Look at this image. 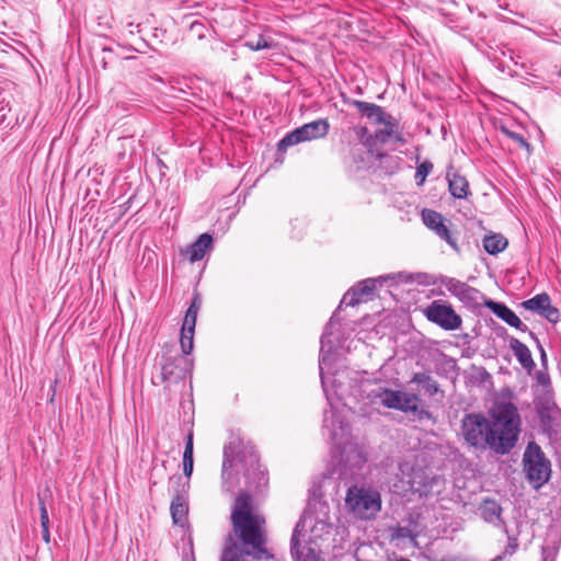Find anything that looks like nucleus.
<instances>
[{
  "mask_svg": "<svg viewBox=\"0 0 561 561\" xmlns=\"http://www.w3.org/2000/svg\"><path fill=\"white\" fill-rule=\"evenodd\" d=\"M511 387L493 392V454L508 455L519 442L523 421Z\"/></svg>",
  "mask_w": 561,
  "mask_h": 561,
  "instance_id": "f257e3e1",
  "label": "nucleus"
},
{
  "mask_svg": "<svg viewBox=\"0 0 561 561\" xmlns=\"http://www.w3.org/2000/svg\"><path fill=\"white\" fill-rule=\"evenodd\" d=\"M231 524L234 534L243 545L251 547L256 553L265 554L266 520L254 505L253 496L241 491L236 496Z\"/></svg>",
  "mask_w": 561,
  "mask_h": 561,
  "instance_id": "f03ea898",
  "label": "nucleus"
},
{
  "mask_svg": "<svg viewBox=\"0 0 561 561\" xmlns=\"http://www.w3.org/2000/svg\"><path fill=\"white\" fill-rule=\"evenodd\" d=\"M522 462L526 480L535 490L548 483L552 473L551 461L535 440L527 444Z\"/></svg>",
  "mask_w": 561,
  "mask_h": 561,
  "instance_id": "7ed1b4c3",
  "label": "nucleus"
},
{
  "mask_svg": "<svg viewBox=\"0 0 561 561\" xmlns=\"http://www.w3.org/2000/svg\"><path fill=\"white\" fill-rule=\"evenodd\" d=\"M381 495L373 489L353 485L347 489L345 506L356 518L373 519L381 510Z\"/></svg>",
  "mask_w": 561,
  "mask_h": 561,
  "instance_id": "20e7f679",
  "label": "nucleus"
},
{
  "mask_svg": "<svg viewBox=\"0 0 561 561\" xmlns=\"http://www.w3.org/2000/svg\"><path fill=\"white\" fill-rule=\"evenodd\" d=\"M380 402L388 409L398 410L404 413H413L417 420H431L432 413L421 407L422 399L417 393L385 388L379 393Z\"/></svg>",
  "mask_w": 561,
  "mask_h": 561,
  "instance_id": "39448f33",
  "label": "nucleus"
},
{
  "mask_svg": "<svg viewBox=\"0 0 561 561\" xmlns=\"http://www.w3.org/2000/svg\"><path fill=\"white\" fill-rule=\"evenodd\" d=\"M465 439L473 447L486 449L491 445V422L480 413L467 414L461 422Z\"/></svg>",
  "mask_w": 561,
  "mask_h": 561,
  "instance_id": "423d86ee",
  "label": "nucleus"
},
{
  "mask_svg": "<svg viewBox=\"0 0 561 561\" xmlns=\"http://www.w3.org/2000/svg\"><path fill=\"white\" fill-rule=\"evenodd\" d=\"M170 484L173 490V497L170 504V513L174 525L184 527L187 523L190 481H183L181 476H172Z\"/></svg>",
  "mask_w": 561,
  "mask_h": 561,
  "instance_id": "0eeeda50",
  "label": "nucleus"
},
{
  "mask_svg": "<svg viewBox=\"0 0 561 561\" xmlns=\"http://www.w3.org/2000/svg\"><path fill=\"white\" fill-rule=\"evenodd\" d=\"M330 124L328 119L321 118L305 124L286 135L278 144V149H286L290 146L322 138L328 135Z\"/></svg>",
  "mask_w": 561,
  "mask_h": 561,
  "instance_id": "6e6552de",
  "label": "nucleus"
},
{
  "mask_svg": "<svg viewBox=\"0 0 561 561\" xmlns=\"http://www.w3.org/2000/svg\"><path fill=\"white\" fill-rule=\"evenodd\" d=\"M193 362L182 354H164L161 365V377L163 381L178 382L191 373Z\"/></svg>",
  "mask_w": 561,
  "mask_h": 561,
  "instance_id": "1a4fd4ad",
  "label": "nucleus"
},
{
  "mask_svg": "<svg viewBox=\"0 0 561 561\" xmlns=\"http://www.w3.org/2000/svg\"><path fill=\"white\" fill-rule=\"evenodd\" d=\"M423 313L428 321L445 330H456L461 325V319L455 310L437 300L427 306Z\"/></svg>",
  "mask_w": 561,
  "mask_h": 561,
  "instance_id": "9d476101",
  "label": "nucleus"
},
{
  "mask_svg": "<svg viewBox=\"0 0 561 561\" xmlns=\"http://www.w3.org/2000/svg\"><path fill=\"white\" fill-rule=\"evenodd\" d=\"M536 413L539 419L541 433L551 438L557 435L556 415L559 409L550 397H543L536 402Z\"/></svg>",
  "mask_w": 561,
  "mask_h": 561,
  "instance_id": "9b49d317",
  "label": "nucleus"
},
{
  "mask_svg": "<svg viewBox=\"0 0 561 561\" xmlns=\"http://www.w3.org/2000/svg\"><path fill=\"white\" fill-rule=\"evenodd\" d=\"M522 306L529 311L538 313L550 323H557L560 320V311L551 305V298L547 293H541L522 302Z\"/></svg>",
  "mask_w": 561,
  "mask_h": 561,
  "instance_id": "f8f14e48",
  "label": "nucleus"
},
{
  "mask_svg": "<svg viewBox=\"0 0 561 561\" xmlns=\"http://www.w3.org/2000/svg\"><path fill=\"white\" fill-rule=\"evenodd\" d=\"M423 224L433 230L440 239L445 240L450 247L457 249L456 240L453 238L447 220L442 214L433 209H423L421 213Z\"/></svg>",
  "mask_w": 561,
  "mask_h": 561,
  "instance_id": "ddd939ff",
  "label": "nucleus"
},
{
  "mask_svg": "<svg viewBox=\"0 0 561 561\" xmlns=\"http://www.w3.org/2000/svg\"><path fill=\"white\" fill-rule=\"evenodd\" d=\"M431 490L430 479L422 469H412L408 488H403L404 492H411L419 496L426 495Z\"/></svg>",
  "mask_w": 561,
  "mask_h": 561,
  "instance_id": "4468645a",
  "label": "nucleus"
},
{
  "mask_svg": "<svg viewBox=\"0 0 561 561\" xmlns=\"http://www.w3.org/2000/svg\"><path fill=\"white\" fill-rule=\"evenodd\" d=\"M493 314L520 332L528 331V327L524 324L518 316L503 302L493 301Z\"/></svg>",
  "mask_w": 561,
  "mask_h": 561,
  "instance_id": "2eb2a0df",
  "label": "nucleus"
},
{
  "mask_svg": "<svg viewBox=\"0 0 561 561\" xmlns=\"http://www.w3.org/2000/svg\"><path fill=\"white\" fill-rule=\"evenodd\" d=\"M213 242V238L208 233H203L199 238L191 244L185 251L184 254L187 256L188 261L194 263L196 261L202 260L207 250L210 249Z\"/></svg>",
  "mask_w": 561,
  "mask_h": 561,
  "instance_id": "dca6fc26",
  "label": "nucleus"
},
{
  "mask_svg": "<svg viewBox=\"0 0 561 561\" xmlns=\"http://www.w3.org/2000/svg\"><path fill=\"white\" fill-rule=\"evenodd\" d=\"M510 347L514 352V355L516 356L519 364L528 373H530L535 368L536 364L533 359V356H531V353H530V350L528 348V346L526 344L522 343L518 339L512 336L510 339Z\"/></svg>",
  "mask_w": 561,
  "mask_h": 561,
  "instance_id": "f3484780",
  "label": "nucleus"
},
{
  "mask_svg": "<svg viewBox=\"0 0 561 561\" xmlns=\"http://www.w3.org/2000/svg\"><path fill=\"white\" fill-rule=\"evenodd\" d=\"M447 181L451 195L456 198H465L469 192V183L465 176L457 171L447 172Z\"/></svg>",
  "mask_w": 561,
  "mask_h": 561,
  "instance_id": "a211bd4d",
  "label": "nucleus"
},
{
  "mask_svg": "<svg viewBox=\"0 0 561 561\" xmlns=\"http://www.w3.org/2000/svg\"><path fill=\"white\" fill-rule=\"evenodd\" d=\"M353 104L363 115H366L368 118L375 119L379 124L386 123V118H391V116L386 114L381 106L377 104L358 100L354 101Z\"/></svg>",
  "mask_w": 561,
  "mask_h": 561,
  "instance_id": "6ab92c4d",
  "label": "nucleus"
},
{
  "mask_svg": "<svg viewBox=\"0 0 561 561\" xmlns=\"http://www.w3.org/2000/svg\"><path fill=\"white\" fill-rule=\"evenodd\" d=\"M411 382L421 385L422 390L426 396L433 397L437 393H443L438 382L428 374L415 373Z\"/></svg>",
  "mask_w": 561,
  "mask_h": 561,
  "instance_id": "aec40b11",
  "label": "nucleus"
},
{
  "mask_svg": "<svg viewBox=\"0 0 561 561\" xmlns=\"http://www.w3.org/2000/svg\"><path fill=\"white\" fill-rule=\"evenodd\" d=\"M375 282L373 279H365L360 282L357 287L347 293L350 297L348 305L355 306L363 301V297L369 296L375 290Z\"/></svg>",
  "mask_w": 561,
  "mask_h": 561,
  "instance_id": "412c9836",
  "label": "nucleus"
},
{
  "mask_svg": "<svg viewBox=\"0 0 561 561\" xmlns=\"http://www.w3.org/2000/svg\"><path fill=\"white\" fill-rule=\"evenodd\" d=\"M201 305H202L201 297L198 294H196L193 297L191 306L188 307V309L185 312L183 324H182L181 329H185V331H195L197 313L201 309Z\"/></svg>",
  "mask_w": 561,
  "mask_h": 561,
  "instance_id": "4be33fe9",
  "label": "nucleus"
},
{
  "mask_svg": "<svg viewBox=\"0 0 561 561\" xmlns=\"http://www.w3.org/2000/svg\"><path fill=\"white\" fill-rule=\"evenodd\" d=\"M194 467L193 458V431H190L186 436L185 448L183 453V472L187 478V481L192 477Z\"/></svg>",
  "mask_w": 561,
  "mask_h": 561,
  "instance_id": "5701e85b",
  "label": "nucleus"
},
{
  "mask_svg": "<svg viewBox=\"0 0 561 561\" xmlns=\"http://www.w3.org/2000/svg\"><path fill=\"white\" fill-rule=\"evenodd\" d=\"M210 33L208 31V28L206 27V25H204L203 23L201 22H193L190 26V31H188V38L190 41L193 43V45L196 47V49H203V46L197 44L195 41H207L208 42V37H209Z\"/></svg>",
  "mask_w": 561,
  "mask_h": 561,
  "instance_id": "b1692460",
  "label": "nucleus"
},
{
  "mask_svg": "<svg viewBox=\"0 0 561 561\" xmlns=\"http://www.w3.org/2000/svg\"><path fill=\"white\" fill-rule=\"evenodd\" d=\"M497 129L501 130L502 134H504L508 138L513 139L519 147H525L527 150H529L530 145L523 137V135L508 129L507 126L502 121H497V119L493 118V130H497Z\"/></svg>",
  "mask_w": 561,
  "mask_h": 561,
  "instance_id": "393cba45",
  "label": "nucleus"
},
{
  "mask_svg": "<svg viewBox=\"0 0 561 561\" xmlns=\"http://www.w3.org/2000/svg\"><path fill=\"white\" fill-rule=\"evenodd\" d=\"M561 545V537L556 536L541 546V561H556Z\"/></svg>",
  "mask_w": 561,
  "mask_h": 561,
  "instance_id": "a878e982",
  "label": "nucleus"
},
{
  "mask_svg": "<svg viewBox=\"0 0 561 561\" xmlns=\"http://www.w3.org/2000/svg\"><path fill=\"white\" fill-rule=\"evenodd\" d=\"M447 288L454 295L458 296L460 299H473L472 295H476L477 291L470 288L465 283L450 280L447 284Z\"/></svg>",
  "mask_w": 561,
  "mask_h": 561,
  "instance_id": "bb28decb",
  "label": "nucleus"
},
{
  "mask_svg": "<svg viewBox=\"0 0 561 561\" xmlns=\"http://www.w3.org/2000/svg\"><path fill=\"white\" fill-rule=\"evenodd\" d=\"M194 333L195 331H185L181 329L180 344L182 348V355L186 356L191 354L194 347Z\"/></svg>",
  "mask_w": 561,
  "mask_h": 561,
  "instance_id": "cd10ccee",
  "label": "nucleus"
},
{
  "mask_svg": "<svg viewBox=\"0 0 561 561\" xmlns=\"http://www.w3.org/2000/svg\"><path fill=\"white\" fill-rule=\"evenodd\" d=\"M245 47L251 50H261L265 48H275L277 45L274 42L266 41L263 36H259V38L254 41L245 42Z\"/></svg>",
  "mask_w": 561,
  "mask_h": 561,
  "instance_id": "c85d7f7f",
  "label": "nucleus"
},
{
  "mask_svg": "<svg viewBox=\"0 0 561 561\" xmlns=\"http://www.w3.org/2000/svg\"><path fill=\"white\" fill-rule=\"evenodd\" d=\"M432 170L433 163L430 161H424L417 167L415 179L420 185L424 183L426 176L432 172Z\"/></svg>",
  "mask_w": 561,
  "mask_h": 561,
  "instance_id": "c756f323",
  "label": "nucleus"
},
{
  "mask_svg": "<svg viewBox=\"0 0 561 561\" xmlns=\"http://www.w3.org/2000/svg\"><path fill=\"white\" fill-rule=\"evenodd\" d=\"M507 247V238L502 233L493 232V255L503 252Z\"/></svg>",
  "mask_w": 561,
  "mask_h": 561,
  "instance_id": "7c9ffc66",
  "label": "nucleus"
},
{
  "mask_svg": "<svg viewBox=\"0 0 561 561\" xmlns=\"http://www.w3.org/2000/svg\"><path fill=\"white\" fill-rule=\"evenodd\" d=\"M535 380H536L537 385H539V386H541L543 388L550 387L551 380H550V376L548 374L547 368H543V369H540V370L536 371Z\"/></svg>",
  "mask_w": 561,
  "mask_h": 561,
  "instance_id": "2f4dec72",
  "label": "nucleus"
},
{
  "mask_svg": "<svg viewBox=\"0 0 561 561\" xmlns=\"http://www.w3.org/2000/svg\"><path fill=\"white\" fill-rule=\"evenodd\" d=\"M39 512H41V527L42 528H49V517L48 512L46 508L45 501L39 497Z\"/></svg>",
  "mask_w": 561,
  "mask_h": 561,
  "instance_id": "473e14b6",
  "label": "nucleus"
},
{
  "mask_svg": "<svg viewBox=\"0 0 561 561\" xmlns=\"http://www.w3.org/2000/svg\"><path fill=\"white\" fill-rule=\"evenodd\" d=\"M518 540L515 536L507 537V545L505 546L504 554L513 556L518 549Z\"/></svg>",
  "mask_w": 561,
  "mask_h": 561,
  "instance_id": "72a5a7b5",
  "label": "nucleus"
},
{
  "mask_svg": "<svg viewBox=\"0 0 561 561\" xmlns=\"http://www.w3.org/2000/svg\"><path fill=\"white\" fill-rule=\"evenodd\" d=\"M220 561H242V558L236 550L228 548L224 551Z\"/></svg>",
  "mask_w": 561,
  "mask_h": 561,
  "instance_id": "f704fd0d",
  "label": "nucleus"
},
{
  "mask_svg": "<svg viewBox=\"0 0 561 561\" xmlns=\"http://www.w3.org/2000/svg\"><path fill=\"white\" fill-rule=\"evenodd\" d=\"M386 126V133L388 136H391L394 131L396 124L391 122V118H386V123H383Z\"/></svg>",
  "mask_w": 561,
  "mask_h": 561,
  "instance_id": "c9c22d12",
  "label": "nucleus"
},
{
  "mask_svg": "<svg viewBox=\"0 0 561 561\" xmlns=\"http://www.w3.org/2000/svg\"><path fill=\"white\" fill-rule=\"evenodd\" d=\"M493 333H495L496 335L501 336L504 333H506V329L504 327L499 325V324L493 322Z\"/></svg>",
  "mask_w": 561,
  "mask_h": 561,
  "instance_id": "e433bc0d",
  "label": "nucleus"
},
{
  "mask_svg": "<svg viewBox=\"0 0 561 561\" xmlns=\"http://www.w3.org/2000/svg\"><path fill=\"white\" fill-rule=\"evenodd\" d=\"M540 350V360L543 368H547V354L543 347L539 344Z\"/></svg>",
  "mask_w": 561,
  "mask_h": 561,
  "instance_id": "4c0bfd02",
  "label": "nucleus"
},
{
  "mask_svg": "<svg viewBox=\"0 0 561 561\" xmlns=\"http://www.w3.org/2000/svg\"><path fill=\"white\" fill-rule=\"evenodd\" d=\"M483 248L488 253L491 254V236H485L483 238Z\"/></svg>",
  "mask_w": 561,
  "mask_h": 561,
  "instance_id": "58836bf2",
  "label": "nucleus"
},
{
  "mask_svg": "<svg viewBox=\"0 0 561 561\" xmlns=\"http://www.w3.org/2000/svg\"><path fill=\"white\" fill-rule=\"evenodd\" d=\"M42 538L46 543L50 541L49 528H42Z\"/></svg>",
  "mask_w": 561,
  "mask_h": 561,
  "instance_id": "ea45409f",
  "label": "nucleus"
},
{
  "mask_svg": "<svg viewBox=\"0 0 561 561\" xmlns=\"http://www.w3.org/2000/svg\"><path fill=\"white\" fill-rule=\"evenodd\" d=\"M366 128L365 127H355L354 128V131L356 133V135H362L364 133H366Z\"/></svg>",
  "mask_w": 561,
  "mask_h": 561,
  "instance_id": "a19ab883",
  "label": "nucleus"
},
{
  "mask_svg": "<svg viewBox=\"0 0 561 561\" xmlns=\"http://www.w3.org/2000/svg\"><path fill=\"white\" fill-rule=\"evenodd\" d=\"M528 332H529L530 337L534 339L539 344V341H538L536 334L531 331H528Z\"/></svg>",
  "mask_w": 561,
  "mask_h": 561,
  "instance_id": "79ce46f5",
  "label": "nucleus"
},
{
  "mask_svg": "<svg viewBox=\"0 0 561 561\" xmlns=\"http://www.w3.org/2000/svg\"><path fill=\"white\" fill-rule=\"evenodd\" d=\"M484 305L488 307V308H491V300H488L484 302Z\"/></svg>",
  "mask_w": 561,
  "mask_h": 561,
  "instance_id": "37998d69",
  "label": "nucleus"
},
{
  "mask_svg": "<svg viewBox=\"0 0 561 561\" xmlns=\"http://www.w3.org/2000/svg\"><path fill=\"white\" fill-rule=\"evenodd\" d=\"M397 561H411V560L405 559V558H401V559H399V560H397Z\"/></svg>",
  "mask_w": 561,
  "mask_h": 561,
  "instance_id": "c03bdc74",
  "label": "nucleus"
},
{
  "mask_svg": "<svg viewBox=\"0 0 561 561\" xmlns=\"http://www.w3.org/2000/svg\"><path fill=\"white\" fill-rule=\"evenodd\" d=\"M501 559H502V557H501V556H499V557H496L495 559H493L492 561H497V560H501Z\"/></svg>",
  "mask_w": 561,
  "mask_h": 561,
  "instance_id": "a18cd8bd",
  "label": "nucleus"
}]
</instances>
